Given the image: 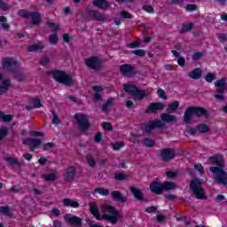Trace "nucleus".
<instances>
[{
	"label": "nucleus",
	"mask_w": 227,
	"mask_h": 227,
	"mask_svg": "<svg viewBox=\"0 0 227 227\" xmlns=\"http://www.w3.org/2000/svg\"><path fill=\"white\" fill-rule=\"evenodd\" d=\"M59 42V39L58 38V34H52L50 35V43L51 45H56Z\"/></svg>",
	"instance_id": "nucleus-49"
},
{
	"label": "nucleus",
	"mask_w": 227,
	"mask_h": 227,
	"mask_svg": "<svg viewBox=\"0 0 227 227\" xmlns=\"http://www.w3.org/2000/svg\"><path fill=\"white\" fill-rule=\"evenodd\" d=\"M4 160L5 162H9V164H12V166H17L18 168H20L22 166V163H20V161H19L17 158L5 157Z\"/></svg>",
	"instance_id": "nucleus-33"
},
{
	"label": "nucleus",
	"mask_w": 227,
	"mask_h": 227,
	"mask_svg": "<svg viewBox=\"0 0 227 227\" xmlns=\"http://www.w3.org/2000/svg\"><path fill=\"white\" fill-rule=\"evenodd\" d=\"M160 157L164 162L173 160L176 157V150L173 148H161L159 150Z\"/></svg>",
	"instance_id": "nucleus-13"
},
{
	"label": "nucleus",
	"mask_w": 227,
	"mask_h": 227,
	"mask_svg": "<svg viewBox=\"0 0 227 227\" xmlns=\"http://www.w3.org/2000/svg\"><path fill=\"white\" fill-rule=\"evenodd\" d=\"M167 177L169 179L176 178L177 175L176 172L170 170L166 173Z\"/></svg>",
	"instance_id": "nucleus-62"
},
{
	"label": "nucleus",
	"mask_w": 227,
	"mask_h": 227,
	"mask_svg": "<svg viewBox=\"0 0 227 227\" xmlns=\"http://www.w3.org/2000/svg\"><path fill=\"white\" fill-rule=\"evenodd\" d=\"M77 174V170L75 167L70 166L66 169V173L64 174V180L66 182H72L75 178V175Z\"/></svg>",
	"instance_id": "nucleus-20"
},
{
	"label": "nucleus",
	"mask_w": 227,
	"mask_h": 227,
	"mask_svg": "<svg viewBox=\"0 0 227 227\" xmlns=\"http://www.w3.org/2000/svg\"><path fill=\"white\" fill-rule=\"evenodd\" d=\"M103 60L98 56H91L84 59V65L90 70H94L95 72H98L104 68L102 65Z\"/></svg>",
	"instance_id": "nucleus-10"
},
{
	"label": "nucleus",
	"mask_w": 227,
	"mask_h": 227,
	"mask_svg": "<svg viewBox=\"0 0 227 227\" xmlns=\"http://www.w3.org/2000/svg\"><path fill=\"white\" fill-rule=\"evenodd\" d=\"M143 145L145 148H153L155 146V140L145 137L143 140Z\"/></svg>",
	"instance_id": "nucleus-36"
},
{
	"label": "nucleus",
	"mask_w": 227,
	"mask_h": 227,
	"mask_svg": "<svg viewBox=\"0 0 227 227\" xmlns=\"http://www.w3.org/2000/svg\"><path fill=\"white\" fill-rule=\"evenodd\" d=\"M22 145H27L30 146V151L33 152L42 145V140L40 138H27L22 141Z\"/></svg>",
	"instance_id": "nucleus-18"
},
{
	"label": "nucleus",
	"mask_w": 227,
	"mask_h": 227,
	"mask_svg": "<svg viewBox=\"0 0 227 227\" xmlns=\"http://www.w3.org/2000/svg\"><path fill=\"white\" fill-rule=\"evenodd\" d=\"M131 54H135V56H138V58H145L146 55V51L143 49H138L131 51Z\"/></svg>",
	"instance_id": "nucleus-46"
},
{
	"label": "nucleus",
	"mask_w": 227,
	"mask_h": 227,
	"mask_svg": "<svg viewBox=\"0 0 227 227\" xmlns=\"http://www.w3.org/2000/svg\"><path fill=\"white\" fill-rule=\"evenodd\" d=\"M202 75H203V71L200 67H196L195 69L188 73V77H190V79H193L194 81H198V79H201Z\"/></svg>",
	"instance_id": "nucleus-25"
},
{
	"label": "nucleus",
	"mask_w": 227,
	"mask_h": 227,
	"mask_svg": "<svg viewBox=\"0 0 227 227\" xmlns=\"http://www.w3.org/2000/svg\"><path fill=\"white\" fill-rule=\"evenodd\" d=\"M94 141L95 143H102V133L101 132H97L95 137H94Z\"/></svg>",
	"instance_id": "nucleus-63"
},
{
	"label": "nucleus",
	"mask_w": 227,
	"mask_h": 227,
	"mask_svg": "<svg viewBox=\"0 0 227 227\" xmlns=\"http://www.w3.org/2000/svg\"><path fill=\"white\" fill-rule=\"evenodd\" d=\"M0 10L2 12H10V10H12V5L3 0H0Z\"/></svg>",
	"instance_id": "nucleus-42"
},
{
	"label": "nucleus",
	"mask_w": 227,
	"mask_h": 227,
	"mask_svg": "<svg viewBox=\"0 0 227 227\" xmlns=\"http://www.w3.org/2000/svg\"><path fill=\"white\" fill-rule=\"evenodd\" d=\"M86 160H87V164L90 168H95V166H97V161H95V158H93V155L91 154L87 155Z\"/></svg>",
	"instance_id": "nucleus-43"
},
{
	"label": "nucleus",
	"mask_w": 227,
	"mask_h": 227,
	"mask_svg": "<svg viewBox=\"0 0 227 227\" xmlns=\"http://www.w3.org/2000/svg\"><path fill=\"white\" fill-rule=\"evenodd\" d=\"M194 169H196V171L200 172V175H203V173H205V168L203 167V165L201 163L195 164Z\"/></svg>",
	"instance_id": "nucleus-55"
},
{
	"label": "nucleus",
	"mask_w": 227,
	"mask_h": 227,
	"mask_svg": "<svg viewBox=\"0 0 227 227\" xmlns=\"http://www.w3.org/2000/svg\"><path fill=\"white\" fill-rule=\"evenodd\" d=\"M120 72L123 77H134L137 75V71L131 64H122L120 66Z\"/></svg>",
	"instance_id": "nucleus-15"
},
{
	"label": "nucleus",
	"mask_w": 227,
	"mask_h": 227,
	"mask_svg": "<svg viewBox=\"0 0 227 227\" xmlns=\"http://www.w3.org/2000/svg\"><path fill=\"white\" fill-rule=\"evenodd\" d=\"M129 191H130L131 194H133L134 198L136 200H137L138 201H144L145 203H146L148 201V199H145V194L143 193L142 190H140L137 187L131 186L129 188Z\"/></svg>",
	"instance_id": "nucleus-19"
},
{
	"label": "nucleus",
	"mask_w": 227,
	"mask_h": 227,
	"mask_svg": "<svg viewBox=\"0 0 227 227\" xmlns=\"http://www.w3.org/2000/svg\"><path fill=\"white\" fill-rule=\"evenodd\" d=\"M123 90L126 93L134 97L136 100H143V98L150 97V92H146V90L139 89L137 85L124 84Z\"/></svg>",
	"instance_id": "nucleus-4"
},
{
	"label": "nucleus",
	"mask_w": 227,
	"mask_h": 227,
	"mask_svg": "<svg viewBox=\"0 0 227 227\" xmlns=\"http://www.w3.org/2000/svg\"><path fill=\"white\" fill-rule=\"evenodd\" d=\"M69 224L71 226H82V219L79 216L74 215L67 219Z\"/></svg>",
	"instance_id": "nucleus-29"
},
{
	"label": "nucleus",
	"mask_w": 227,
	"mask_h": 227,
	"mask_svg": "<svg viewBox=\"0 0 227 227\" xmlns=\"http://www.w3.org/2000/svg\"><path fill=\"white\" fill-rule=\"evenodd\" d=\"M14 79L18 81L19 82H22L26 79V76H24V74H22L20 71H19V68L16 69L13 73H12Z\"/></svg>",
	"instance_id": "nucleus-34"
},
{
	"label": "nucleus",
	"mask_w": 227,
	"mask_h": 227,
	"mask_svg": "<svg viewBox=\"0 0 227 227\" xmlns=\"http://www.w3.org/2000/svg\"><path fill=\"white\" fill-rule=\"evenodd\" d=\"M127 178H129V175L125 173H117L114 175V179L117 182H123L124 180H127Z\"/></svg>",
	"instance_id": "nucleus-41"
},
{
	"label": "nucleus",
	"mask_w": 227,
	"mask_h": 227,
	"mask_svg": "<svg viewBox=\"0 0 227 227\" xmlns=\"http://www.w3.org/2000/svg\"><path fill=\"white\" fill-rule=\"evenodd\" d=\"M0 120L4 121V123H8L13 120V116L12 114H6L3 113V111H0Z\"/></svg>",
	"instance_id": "nucleus-39"
},
{
	"label": "nucleus",
	"mask_w": 227,
	"mask_h": 227,
	"mask_svg": "<svg viewBox=\"0 0 227 227\" xmlns=\"http://www.w3.org/2000/svg\"><path fill=\"white\" fill-rule=\"evenodd\" d=\"M64 207H70L71 208H79L81 204L78 201L72 200L71 199L66 198L63 200Z\"/></svg>",
	"instance_id": "nucleus-27"
},
{
	"label": "nucleus",
	"mask_w": 227,
	"mask_h": 227,
	"mask_svg": "<svg viewBox=\"0 0 227 227\" xmlns=\"http://www.w3.org/2000/svg\"><path fill=\"white\" fill-rule=\"evenodd\" d=\"M46 75H52L53 79L59 84L64 86H72L74 84V76L67 74V72L59 69L46 71Z\"/></svg>",
	"instance_id": "nucleus-3"
},
{
	"label": "nucleus",
	"mask_w": 227,
	"mask_h": 227,
	"mask_svg": "<svg viewBox=\"0 0 227 227\" xmlns=\"http://www.w3.org/2000/svg\"><path fill=\"white\" fill-rule=\"evenodd\" d=\"M91 215H94L97 221H102V216H100V212L98 211V206L96 203H90L89 205Z\"/></svg>",
	"instance_id": "nucleus-24"
},
{
	"label": "nucleus",
	"mask_w": 227,
	"mask_h": 227,
	"mask_svg": "<svg viewBox=\"0 0 227 227\" xmlns=\"http://www.w3.org/2000/svg\"><path fill=\"white\" fill-rule=\"evenodd\" d=\"M12 86V80L5 79L0 82V95H4V93L8 92V88Z\"/></svg>",
	"instance_id": "nucleus-26"
},
{
	"label": "nucleus",
	"mask_w": 227,
	"mask_h": 227,
	"mask_svg": "<svg viewBox=\"0 0 227 227\" xmlns=\"http://www.w3.org/2000/svg\"><path fill=\"white\" fill-rule=\"evenodd\" d=\"M186 130H187L188 134H191V136H196V132H198V126H196L194 128L188 126L186 128Z\"/></svg>",
	"instance_id": "nucleus-54"
},
{
	"label": "nucleus",
	"mask_w": 227,
	"mask_h": 227,
	"mask_svg": "<svg viewBox=\"0 0 227 227\" xmlns=\"http://www.w3.org/2000/svg\"><path fill=\"white\" fill-rule=\"evenodd\" d=\"M101 127L107 132H111V130H113V124H111V122H102Z\"/></svg>",
	"instance_id": "nucleus-50"
},
{
	"label": "nucleus",
	"mask_w": 227,
	"mask_h": 227,
	"mask_svg": "<svg viewBox=\"0 0 227 227\" xmlns=\"http://www.w3.org/2000/svg\"><path fill=\"white\" fill-rule=\"evenodd\" d=\"M209 160L212 164H215L216 167H210L209 170L212 172L216 184L227 187V172L224 170V166L226 162L223 159L222 154H217L209 157Z\"/></svg>",
	"instance_id": "nucleus-1"
},
{
	"label": "nucleus",
	"mask_w": 227,
	"mask_h": 227,
	"mask_svg": "<svg viewBox=\"0 0 227 227\" xmlns=\"http://www.w3.org/2000/svg\"><path fill=\"white\" fill-rule=\"evenodd\" d=\"M0 213L4 215L10 216L12 215V209L10 208V206H0Z\"/></svg>",
	"instance_id": "nucleus-40"
},
{
	"label": "nucleus",
	"mask_w": 227,
	"mask_h": 227,
	"mask_svg": "<svg viewBox=\"0 0 227 227\" xmlns=\"http://www.w3.org/2000/svg\"><path fill=\"white\" fill-rule=\"evenodd\" d=\"M102 210H104V212H109L110 214H112L102 215L101 218L103 219V221H109L110 223H112V224H117L118 218L120 217V212H118L116 208H114V207L106 204L102 207Z\"/></svg>",
	"instance_id": "nucleus-8"
},
{
	"label": "nucleus",
	"mask_w": 227,
	"mask_h": 227,
	"mask_svg": "<svg viewBox=\"0 0 227 227\" xmlns=\"http://www.w3.org/2000/svg\"><path fill=\"white\" fill-rule=\"evenodd\" d=\"M145 212H147V214H154L155 212H157V207L156 206L147 207H145Z\"/></svg>",
	"instance_id": "nucleus-60"
},
{
	"label": "nucleus",
	"mask_w": 227,
	"mask_h": 227,
	"mask_svg": "<svg viewBox=\"0 0 227 227\" xmlns=\"http://www.w3.org/2000/svg\"><path fill=\"white\" fill-rule=\"evenodd\" d=\"M142 10H144V12H146V13H151V15H153V13H155V9H153L152 5H144L142 7Z\"/></svg>",
	"instance_id": "nucleus-51"
},
{
	"label": "nucleus",
	"mask_w": 227,
	"mask_h": 227,
	"mask_svg": "<svg viewBox=\"0 0 227 227\" xmlns=\"http://www.w3.org/2000/svg\"><path fill=\"white\" fill-rule=\"evenodd\" d=\"M141 46V41L140 40H137L131 43H128L127 47L128 49H137Z\"/></svg>",
	"instance_id": "nucleus-47"
},
{
	"label": "nucleus",
	"mask_w": 227,
	"mask_h": 227,
	"mask_svg": "<svg viewBox=\"0 0 227 227\" xmlns=\"http://www.w3.org/2000/svg\"><path fill=\"white\" fill-rule=\"evenodd\" d=\"M164 104L160 103V102H153L151 103L148 107L145 109V113L146 114H157V113H159V111H162V109H164Z\"/></svg>",
	"instance_id": "nucleus-16"
},
{
	"label": "nucleus",
	"mask_w": 227,
	"mask_h": 227,
	"mask_svg": "<svg viewBox=\"0 0 227 227\" xmlns=\"http://www.w3.org/2000/svg\"><path fill=\"white\" fill-rule=\"evenodd\" d=\"M34 102V109H40V107H42V102H40L39 98H34L33 99Z\"/></svg>",
	"instance_id": "nucleus-61"
},
{
	"label": "nucleus",
	"mask_w": 227,
	"mask_h": 227,
	"mask_svg": "<svg viewBox=\"0 0 227 227\" xmlns=\"http://www.w3.org/2000/svg\"><path fill=\"white\" fill-rule=\"evenodd\" d=\"M120 16L122 18V19H132V14L127 11H121L120 12Z\"/></svg>",
	"instance_id": "nucleus-59"
},
{
	"label": "nucleus",
	"mask_w": 227,
	"mask_h": 227,
	"mask_svg": "<svg viewBox=\"0 0 227 227\" xmlns=\"http://www.w3.org/2000/svg\"><path fill=\"white\" fill-rule=\"evenodd\" d=\"M149 189L154 196H160L167 191H173V189H176V183L171 181H165L163 183L153 181L150 184Z\"/></svg>",
	"instance_id": "nucleus-2"
},
{
	"label": "nucleus",
	"mask_w": 227,
	"mask_h": 227,
	"mask_svg": "<svg viewBox=\"0 0 227 227\" xmlns=\"http://www.w3.org/2000/svg\"><path fill=\"white\" fill-rule=\"evenodd\" d=\"M192 109L193 111V116H196V118H206V120H208L210 118V114L208 111L201 106H192Z\"/></svg>",
	"instance_id": "nucleus-17"
},
{
	"label": "nucleus",
	"mask_w": 227,
	"mask_h": 227,
	"mask_svg": "<svg viewBox=\"0 0 227 227\" xmlns=\"http://www.w3.org/2000/svg\"><path fill=\"white\" fill-rule=\"evenodd\" d=\"M110 196L114 201H120L121 203H125L127 201L126 197L123 196L120 191L111 192Z\"/></svg>",
	"instance_id": "nucleus-21"
},
{
	"label": "nucleus",
	"mask_w": 227,
	"mask_h": 227,
	"mask_svg": "<svg viewBox=\"0 0 227 227\" xmlns=\"http://www.w3.org/2000/svg\"><path fill=\"white\" fill-rule=\"evenodd\" d=\"M203 56H205V51H197L192 54V58L193 61H200Z\"/></svg>",
	"instance_id": "nucleus-45"
},
{
	"label": "nucleus",
	"mask_w": 227,
	"mask_h": 227,
	"mask_svg": "<svg viewBox=\"0 0 227 227\" xmlns=\"http://www.w3.org/2000/svg\"><path fill=\"white\" fill-rule=\"evenodd\" d=\"M2 66L6 72H9V74L14 73L19 68L17 61L12 58L3 59Z\"/></svg>",
	"instance_id": "nucleus-14"
},
{
	"label": "nucleus",
	"mask_w": 227,
	"mask_h": 227,
	"mask_svg": "<svg viewBox=\"0 0 227 227\" xmlns=\"http://www.w3.org/2000/svg\"><path fill=\"white\" fill-rule=\"evenodd\" d=\"M205 81L207 82H212L213 81H215V75H214V74L212 73H208L206 76H205Z\"/></svg>",
	"instance_id": "nucleus-58"
},
{
	"label": "nucleus",
	"mask_w": 227,
	"mask_h": 227,
	"mask_svg": "<svg viewBox=\"0 0 227 227\" xmlns=\"http://www.w3.org/2000/svg\"><path fill=\"white\" fill-rule=\"evenodd\" d=\"M215 86L216 90L214 97L216 102H226V98L224 97V92L227 91L226 78L217 80L215 82Z\"/></svg>",
	"instance_id": "nucleus-7"
},
{
	"label": "nucleus",
	"mask_w": 227,
	"mask_h": 227,
	"mask_svg": "<svg viewBox=\"0 0 227 227\" xmlns=\"http://www.w3.org/2000/svg\"><path fill=\"white\" fill-rule=\"evenodd\" d=\"M95 192L100 194V196H109V191L103 187H98L95 190Z\"/></svg>",
	"instance_id": "nucleus-44"
},
{
	"label": "nucleus",
	"mask_w": 227,
	"mask_h": 227,
	"mask_svg": "<svg viewBox=\"0 0 227 227\" xmlns=\"http://www.w3.org/2000/svg\"><path fill=\"white\" fill-rule=\"evenodd\" d=\"M192 116H194V112L192 106L188 107L184 114V121L186 125L192 123Z\"/></svg>",
	"instance_id": "nucleus-22"
},
{
	"label": "nucleus",
	"mask_w": 227,
	"mask_h": 227,
	"mask_svg": "<svg viewBox=\"0 0 227 227\" xmlns=\"http://www.w3.org/2000/svg\"><path fill=\"white\" fill-rule=\"evenodd\" d=\"M44 49L43 44H31L27 47V52H37Z\"/></svg>",
	"instance_id": "nucleus-35"
},
{
	"label": "nucleus",
	"mask_w": 227,
	"mask_h": 227,
	"mask_svg": "<svg viewBox=\"0 0 227 227\" xmlns=\"http://www.w3.org/2000/svg\"><path fill=\"white\" fill-rule=\"evenodd\" d=\"M46 24H48L49 27H51L52 31L56 33L59 29V25L56 24L51 20L46 21Z\"/></svg>",
	"instance_id": "nucleus-48"
},
{
	"label": "nucleus",
	"mask_w": 227,
	"mask_h": 227,
	"mask_svg": "<svg viewBox=\"0 0 227 227\" xmlns=\"http://www.w3.org/2000/svg\"><path fill=\"white\" fill-rule=\"evenodd\" d=\"M161 121L165 123H173L174 121H176V117L175 115H171L168 113H163L160 115Z\"/></svg>",
	"instance_id": "nucleus-28"
},
{
	"label": "nucleus",
	"mask_w": 227,
	"mask_h": 227,
	"mask_svg": "<svg viewBox=\"0 0 227 227\" xmlns=\"http://www.w3.org/2000/svg\"><path fill=\"white\" fill-rule=\"evenodd\" d=\"M0 22L2 23V29H4L5 31L10 29V24L8 22V18L6 16H0Z\"/></svg>",
	"instance_id": "nucleus-37"
},
{
	"label": "nucleus",
	"mask_w": 227,
	"mask_h": 227,
	"mask_svg": "<svg viewBox=\"0 0 227 227\" xmlns=\"http://www.w3.org/2000/svg\"><path fill=\"white\" fill-rule=\"evenodd\" d=\"M6 136H8V128L2 127L0 129V137H2L3 139H4V137H6Z\"/></svg>",
	"instance_id": "nucleus-57"
},
{
	"label": "nucleus",
	"mask_w": 227,
	"mask_h": 227,
	"mask_svg": "<svg viewBox=\"0 0 227 227\" xmlns=\"http://www.w3.org/2000/svg\"><path fill=\"white\" fill-rule=\"evenodd\" d=\"M157 95H158L159 98H164V99H166V91H164V90H162V89H158V90H157Z\"/></svg>",
	"instance_id": "nucleus-64"
},
{
	"label": "nucleus",
	"mask_w": 227,
	"mask_h": 227,
	"mask_svg": "<svg viewBox=\"0 0 227 227\" xmlns=\"http://www.w3.org/2000/svg\"><path fill=\"white\" fill-rule=\"evenodd\" d=\"M123 146H125L124 141H119L113 145V148L115 152H118V150H120V148H123Z\"/></svg>",
	"instance_id": "nucleus-52"
},
{
	"label": "nucleus",
	"mask_w": 227,
	"mask_h": 227,
	"mask_svg": "<svg viewBox=\"0 0 227 227\" xmlns=\"http://www.w3.org/2000/svg\"><path fill=\"white\" fill-rule=\"evenodd\" d=\"M203 184V180L200 178L192 179L190 182V189L192 191L196 200H207V193L205 192V189L201 186Z\"/></svg>",
	"instance_id": "nucleus-5"
},
{
	"label": "nucleus",
	"mask_w": 227,
	"mask_h": 227,
	"mask_svg": "<svg viewBox=\"0 0 227 227\" xmlns=\"http://www.w3.org/2000/svg\"><path fill=\"white\" fill-rule=\"evenodd\" d=\"M166 129V124L160 119L150 121L141 125V130L144 134H152L153 130H162Z\"/></svg>",
	"instance_id": "nucleus-6"
},
{
	"label": "nucleus",
	"mask_w": 227,
	"mask_h": 227,
	"mask_svg": "<svg viewBox=\"0 0 227 227\" xmlns=\"http://www.w3.org/2000/svg\"><path fill=\"white\" fill-rule=\"evenodd\" d=\"M18 15L26 20H27V19H32L30 22L32 26H39V24L42 22V14H40L38 12H29L25 9H20L18 12Z\"/></svg>",
	"instance_id": "nucleus-9"
},
{
	"label": "nucleus",
	"mask_w": 227,
	"mask_h": 227,
	"mask_svg": "<svg viewBox=\"0 0 227 227\" xmlns=\"http://www.w3.org/2000/svg\"><path fill=\"white\" fill-rule=\"evenodd\" d=\"M39 63L42 67H49V63H51V60L49 58L43 57L40 60Z\"/></svg>",
	"instance_id": "nucleus-53"
},
{
	"label": "nucleus",
	"mask_w": 227,
	"mask_h": 227,
	"mask_svg": "<svg viewBox=\"0 0 227 227\" xmlns=\"http://www.w3.org/2000/svg\"><path fill=\"white\" fill-rule=\"evenodd\" d=\"M84 19L86 20H96V22H106V16L97 10H90L85 12Z\"/></svg>",
	"instance_id": "nucleus-12"
},
{
	"label": "nucleus",
	"mask_w": 227,
	"mask_h": 227,
	"mask_svg": "<svg viewBox=\"0 0 227 227\" xmlns=\"http://www.w3.org/2000/svg\"><path fill=\"white\" fill-rule=\"evenodd\" d=\"M92 4L99 10H109V6H111L107 0H93Z\"/></svg>",
	"instance_id": "nucleus-23"
},
{
	"label": "nucleus",
	"mask_w": 227,
	"mask_h": 227,
	"mask_svg": "<svg viewBox=\"0 0 227 227\" xmlns=\"http://www.w3.org/2000/svg\"><path fill=\"white\" fill-rule=\"evenodd\" d=\"M197 130L199 134H207V132H210V126L206 123H200L197 125Z\"/></svg>",
	"instance_id": "nucleus-31"
},
{
	"label": "nucleus",
	"mask_w": 227,
	"mask_h": 227,
	"mask_svg": "<svg viewBox=\"0 0 227 227\" xmlns=\"http://www.w3.org/2000/svg\"><path fill=\"white\" fill-rule=\"evenodd\" d=\"M178 107H180V103H178V101L170 103L168 105V107L166 109V113H168V114H173V113H175V111H176Z\"/></svg>",
	"instance_id": "nucleus-32"
},
{
	"label": "nucleus",
	"mask_w": 227,
	"mask_h": 227,
	"mask_svg": "<svg viewBox=\"0 0 227 227\" xmlns=\"http://www.w3.org/2000/svg\"><path fill=\"white\" fill-rule=\"evenodd\" d=\"M217 39L221 43H224V42H227V35L224 33H220L217 35Z\"/></svg>",
	"instance_id": "nucleus-56"
},
{
	"label": "nucleus",
	"mask_w": 227,
	"mask_h": 227,
	"mask_svg": "<svg viewBox=\"0 0 227 227\" xmlns=\"http://www.w3.org/2000/svg\"><path fill=\"white\" fill-rule=\"evenodd\" d=\"M194 29V23H184L183 24V27L179 30L180 35H184L189 31H192Z\"/></svg>",
	"instance_id": "nucleus-30"
},
{
	"label": "nucleus",
	"mask_w": 227,
	"mask_h": 227,
	"mask_svg": "<svg viewBox=\"0 0 227 227\" xmlns=\"http://www.w3.org/2000/svg\"><path fill=\"white\" fill-rule=\"evenodd\" d=\"M42 178L45 182H54L56 180V175L54 173L43 174Z\"/></svg>",
	"instance_id": "nucleus-38"
},
{
	"label": "nucleus",
	"mask_w": 227,
	"mask_h": 227,
	"mask_svg": "<svg viewBox=\"0 0 227 227\" xmlns=\"http://www.w3.org/2000/svg\"><path fill=\"white\" fill-rule=\"evenodd\" d=\"M74 120H76L78 129L82 132H88V130H90L91 124L90 123V120H88V116L81 113H77L74 114Z\"/></svg>",
	"instance_id": "nucleus-11"
}]
</instances>
